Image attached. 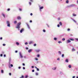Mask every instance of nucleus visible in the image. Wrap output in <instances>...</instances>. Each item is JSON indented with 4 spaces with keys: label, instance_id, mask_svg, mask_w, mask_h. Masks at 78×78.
Listing matches in <instances>:
<instances>
[{
    "label": "nucleus",
    "instance_id": "30",
    "mask_svg": "<svg viewBox=\"0 0 78 78\" xmlns=\"http://www.w3.org/2000/svg\"><path fill=\"white\" fill-rule=\"evenodd\" d=\"M1 53H2V54H5V52L2 51L1 52Z\"/></svg>",
    "mask_w": 78,
    "mask_h": 78
},
{
    "label": "nucleus",
    "instance_id": "44",
    "mask_svg": "<svg viewBox=\"0 0 78 78\" xmlns=\"http://www.w3.org/2000/svg\"><path fill=\"white\" fill-rule=\"evenodd\" d=\"M0 56H1V57H2V56H3V54H0Z\"/></svg>",
    "mask_w": 78,
    "mask_h": 78
},
{
    "label": "nucleus",
    "instance_id": "38",
    "mask_svg": "<svg viewBox=\"0 0 78 78\" xmlns=\"http://www.w3.org/2000/svg\"><path fill=\"white\" fill-rule=\"evenodd\" d=\"M43 32H46V30H45V29H44L43 30Z\"/></svg>",
    "mask_w": 78,
    "mask_h": 78
},
{
    "label": "nucleus",
    "instance_id": "41",
    "mask_svg": "<svg viewBox=\"0 0 78 78\" xmlns=\"http://www.w3.org/2000/svg\"><path fill=\"white\" fill-rule=\"evenodd\" d=\"M67 7H68V8H70V7H71V5H68V6H67Z\"/></svg>",
    "mask_w": 78,
    "mask_h": 78
},
{
    "label": "nucleus",
    "instance_id": "16",
    "mask_svg": "<svg viewBox=\"0 0 78 78\" xmlns=\"http://www.w3.org/2000/svg\"><path fill=\"white\" fill-rule=\"evenodd\" d=\"M71 19L72 20H73V22H75V23H76V21H75V20L73 18H72Z\"/></svg>",
    "mask_w": 78,
    "mask_h": 78
},
{
    "label": "nucleus",
    "instance_id": "7",
    "mask_svg": "<svg viewBox=\"0 0 78 78\" xmlns=\"http://www.w3.org/2000/svg\"><path fill=\"white\" fill-rule=\"evenodd\" d=\"M24 31V29H22L20 30V33H22L23 31Z\"/></svg>",
    "mask_w": 78,
    "mask_h": 78
},
{
    "label": "nucleus",
    "instance_id": "61",
    "mask_svg": "<svg viewBox=\"0 0 78 78\" xmlns=\"http://www.w3.org/2000/svg\"><path fill=\"white\" fill-rule=\"evenodd\" d=\"M26 50H28V48H26Z\"/></svg>",
    "mask_w": 78,
    "mask_h": 78
},
{
    "label": "nucleus",
    "instance_id": "24",
    "mask_svg": "<svg viewBox=\"0 0 78 78\" xmlns=\"http://www.w3.org/2000/svg\"><path fill=\"white\" fill-rule=\"evenodd\" d=\"M59 23L60 25H61H61H62V23L61 22H59Z\"/></svg>",
    "mask_w": 78,
    "mask_h": 78
},
{
    "label": "nucleus",
    "instance_id": "28",
    "mask_svg": "<svg viewBox=\"0 0 78 78\" xmlns=\"http://www.w3.org/2000/svg\"><path fill=\"white\" fill-rule=\"evenodd\" d=\"M58 43L59 44H60V43H62V41H58Z\"/></svg>",
    "mask_w": 78,
    "mask_h": 78
},
{
    "label": "nucleus",
    "instance_id": "3",
    "mask_svg": "<svg viewBox=\"0 0 78 78\" xmlns=\"http://www.w3.org/2000/svg\"><path fill=\"white\" fill-rule=\"evenodd\" d=\"M20 58H23V55L20 52Z\"/></svg>",
    "mask_w": 78,
    "mask_h": 78
},
{
    "label": "nucleus",
    "instance_id": "62",
    "mask_svg": "<svg viewBox=\"0 0 78 78\" xmlns=\"http://www.w3.org/2000/svg\"><path fill=\"white\" fill-rule=\"evenodd\" d=\"M30 23H31V22H32V20H30Z\"/></svg>",
    "mask_w": 78,
    "mask_h": 78
},
{
    "label": "nucleus",
    "instance_id": "37",
    "mask_svg": "<svg viewBox=\"0 0 78 78\" xmlns=\"http://www.w3.org/2000/svg\"><path fill=\"white\" fill-rule=\"evenodd\" d=\"M10 66L11 67H13V65L12 64H10Z\"/></svg>",
    "mask_w": 78,
    "mask_h": 78
},
{
    "label": "nucleus",
    "instance_id": "18",
    "mask_svg": "<svg viewBox=\"0 0 78 78\" xmlns=\"http://www.w3.org/2000/svg\"><path fill=\"white\" fill-rule=\"evenodd\" d=\"M44 8V7L43 6L40 7V10H41L42 9Z\"/></svg>",
    "mask_w": 78,
    "mask_h": 78
},
{
    "label": "nucleus",
    "instance_id": "36",
    "mask_svg": "<svg viewBox=\"0 0 78 78\" xmlns=\"http://www.w3.org/2000/svg\"><path fill=\"white\" fill-rule=\"evenodd\" d=\"M17 23V22L16 21H15L14 22V23L15 24H16V23Z\"/></svg>",
    "mask_w": 78,
    "mask_h": 78
},
{
    "label": "nucleus",
    "instance_id": "35",
    "mask_svg": "<svg viewBox=\"0 0 78 78\" xmlns=\"http://www.w3.org/2000/svg\"><path fill=\"white\" fill-rule=\"evenodd\" d=\"M75 49H74V48H73L72 49V51H75Z\"/></svg>",
    "mask_w": 78,
    "mask_h": 78
},
{
    "label": "nucleus",
    "instance_id": "20",
    "mask_svg": "<svg viewBox=\"0 0 78 78\" xmlns=\"http://www.w3.org/2000/svg\"><path fill=\"white\" fill-rule=\"evenodd\" d=\"M69 40L72 41H74L73 38H69Z\"/></svg>",
    "mask_w": 78,
    "mask_h": 78
},
{
    "label": "nucleus",
    "instance_id": "43",
    "mask_svg": "<svg viewBox=\"0 0 78 78\" xmlns=\"http://www.w3.org/2000/svg\"><path fill=\"white\" fill-rule=\"evenodd\" d=\"M34 47H36V44H34Z\"/></svg>",
    "mask_w": 78,
    "mask_h": 78
},
{
    "label": "nucleus",
    "instance_id": "13",
    "mask_svg": "<svg viewBox=\"0 0 78 78\" xmlns=\"http://www.w3.org/2000/svg\"><path fill=\"white\" fill-rule=\"evenodd\" d=\"M27 25L28 29H30V27L28 23H27Z\"/></svg>",
    "mask_w": 78,
    "mask_h": 78
},
{
    "label": "nucleus",
    "instance_id": "9",
    "mask_svg": "<svg viewBox=\"0 0 78 78\" xmlns=\"http://www.w3.org/2000/svg\"><path fill=\"white\" fill-rule=\"evenodd\" d=\"M70 42H71V41L69 40H68L67 41V43H70Z\"/></svg>",
    "mask_w": 78,
    "mask_h": 78
},
{
    "label": "nucleus",
    "instance_id": "29",
    "mask_svg": "<svg viewBox=\"0 0 78 78\" xmlns=\"http://www.w3.org/2000/svg\"><path fill=\"white\" fill-rule=\"evenodd\" d=\"M54 39L55 41H56V40H57V38H56V37H55Z\"/></svg>",
    "mask_w": 78,
    "mask_h": 78
},
{
    "label": "nucleus",
    "instance_id": "34",
    "mask_svg": "<svg viewBox=\"0 0 78 78\" xmlns=\"http://www.w3.org/2000/svg\"><path fill=\"white\" fill-rule=\"evenodd\" d=\"M25 78H27L28 77V75H26V76H25Z\"/></svg>",
    "mask_w": 78,
    "mask_h": 78
},
{
    "label": "nucleus",
    "instance_id": "19",
    "mask_svg": "<svg viewBox=\"0 0 78 78\" xmlns=\"http://www.w3.org/2000/svg\"><path fill=\"white\" fill-rule=\"evenodd\" d=\"M16 45H19V43L18 42H16Z\"/></svg>",
    "mask_w": 78,
    "mask_h": 78
},
{
    "label": "nucleus",
    "instance_id": "31",
    "mask_svg": "<svg viewBox=\"0 0 78 78\" xmlns=\"http://www.w3.org/2000/svg\"><path fill=\"white\" fill-rule=\"evenodd\" d=\"M64 54H62V58H64Z\"/></svg>",
    "mask_w": 78,
    "mask_h": 78
},
{
    "label": "nucleus",
    "instance_id": "52",
    "mask_svg": "<svg viewBox=\"0 0 78 78\" xmlns=\"http://www.w3.org/2000/svg\"><path fill=\"white\" fill-rule=\"evenodd\" d=\"M32 72H34V69L32 70Z\"/></svg>",
    "mask_w": 78,
    "mask_h": 78
},
{
    "label": "nucleus",
    "instance_id": "26",
    "mask_svg": "<svg viewBox=\"0 0 78 78\" xmlns=\"http://www.w3.org/2000/svg\"><path fill=\"white\" fill-rule=\"evenodd\" d=\"M38 75H39V74L37 73H35V75H36V76H38Z\"/></svg>",
    "mask_w": 78,
    "mask_h": 78
},
{
    "label": "nucleus",
    "instance_id": "55",
    "mask_svg": "<svg viewBox=\"0 0 78 78\" xmlns=\"http://www.w3.org/2000/svg\"><path fill=\"white\" fill-rule=\"evenodd\" d=\"M9 75H10V76H11V73H9Z\"/></svg>",
    "mask_w": 78,
    "mask_h": 78
},
{
    "label": "nucleus",
    "instance_id": "46",
    "mask_svg": "<svg viewBox=\"0 0 78 78\" xmlns=\"http://www.w3.org/2000/svg\"><path fill=\"white\" fill-rule=\"evenodd\" d=\"M75 39L76 40V41H78V38H75Z\"/></svg>",
    "mask_w": 78,
    "mask_h": 78
},
{
    "label": "nucleus",
    "instance_id": "59",
    "mask_svg": "<svg viewBox=\"0 0 78 78\" xmlns=\"http://www.w3.org/2000/svg\"><path fill=\"white\" fill-rule=\"evenodd\" d=\"M58 20H60V18H58Z\"/></svg>",
    "mask_w": 78,
    "mask_h": 78
},
{
    "label": "nucleus",
    "instance_id": "56",
    "mask_svg": "<svg viewBox=\"0 0 78 78\" xmlns=\"http://www.w3.org/2000/svg\"><path fill=\"white\" fill-rule=\"evenodd\" d=\"M67 30V31H70V29H68Z\"/></svg>",
    "mask_w": 78,
    "mask_h": 78
},
{
    "label": "nucleus",
    "instance_id": "47",
    "mask_svg": "<svg viewBox=\"0 0 78 78\" xmlns=\"http://www.w3.org/2000/svg\"><path fill=\"white\" fill-rule=\"evenodd\" d=\"M19 69H21V67L19 66L18 67Z\"/></svg>",
    "mask_w": 78,
    "mask_h": 78
},
{
    "label": "nucleus",
    "instance_id": "54",
    "mask_svg": "<svg viewBox=\"0 0 78 78\" xmlns=\"http://www.w3.org/2000/svg\"><path fill=\"white\" fill-rule=\"evenodd\" d=\"M29 3L30 5H31V2H29Z\"/></svg>",
    "mask_w": 78,
    "mask_h": 78
},
{
    "label": "nucleus",
    "instance_id": "49",
    "mask_svg": "<svg viewBox=\"0 0 78 78\" xmlns=\"http://www.w3.org/2000/svg\"><path fill=\"white\" fill-rule=\"evenodd\" d=\"M6 45V44H3V46H5Z\"/></svg>",
    "mask_w": 78,
    "mask_h": 78
},
{
    "label": "nucleus",
    "instance_id": "22",
    "mask_svg": "<svg viewBox=\"0 0 78 78\" xmlns=\"http://www.w3.org/2000/svg\"><path fill=\"white\" fill-rule=\"evenodd\" d=\"M68 67L69 68H71L72 67V66L70 65H69L68 66Z\"/></svg>",
    "mask_w": 78,
    "mask_h": 78
},
{
    "label": "nucleus",
    "instance_id": "2",
    "mask_svg": "<svg viewBox=\"0 0 78 78\" xmlns=\"http://www.w3.org/2000/svg\"><path fill=\"white\" fill-rule=\"evenodd\" d=\"M6 23L7 24V27H11V26L10 25V22H9V21H7Z\"/></svg>",
    "mask_w": 78,
    "mask_h": 78
},
{
    "label": "nucleus",
    "instance_id": "58",
    "mask_svg": "<svg viewBox=\"0 0 78 78\" xmlns=\"http://www.w3.org/2000/svg\"><path fill=\"white\" fill-rule=\"evenodd\" d=\"M19 10H20V11H22V9L20 8V9H19Z\"/></svg>",
    "mask_w": 78,
    "mask_h": 78
},
{
    "label": "nucleus",
    "instance_id": "48",
    "mask_svg": "<svg viewBox=\"0 0 78 78\" xmlns=\"http://www.w3.org/2000/svg\"><path fill=\"white\" fill-rule=\"evenodd\" d=\"M57 27H60L59 24L57 25Z\"/></svg>",
    "mask_w": 78,
    "mask_h": 78
},
{
    "label": "nucleus",
    "instance_id": "12",
    "mask_svg": "<svg viewBox=\"0 0 78 78\" xmlns=\"http://www.w3.org/2000/svg\"><path fill=\"white\" fill-rule=\"evenodd\" d=\"M2 15L4 17V18H5V15L3 13H2Z\"/></svg>",
    "mask_w": 78,
    "mask_h": 78
},
{
    "label": "nucleus",
    "instance_id": "5",
    "mask_svg": "<svg viewBox=\"0 0 78 78\" xmlns=\"http://www.w3.org/2000/svg\"><path fill=\"white\" fill-rule=\"evenodd\" d=\"M11 58H10L9 59V65H10L11 64Z\"/></svg>",
    "mask_w": 78,
    "mask_h": 78
},
{
    "label": "nucleus",
    "instance_id": "53",
    "mask_svg": "<svg viewBox=\"0 0 78 78\" xmlns=\"http://www.w3.org/2000/svg\"><path fill=\"white\" fill-rule=\"evenodd\" d=\"M23 66H25V63H23Z\"/></svg>",
    "mask_w": 78,
    "mask_h": 78
},
{
    "label": "nucleus",
    "instance_id": "39",
    "mask_svg": "<svg viewBox=\"0 0 78 78\" xmlns=\"http://www.w3.org/2000/svg\"><path fill=\"white\" fill-rule=\"evenodd\" d=\"M46 25H47V26L48 28H49V27H50V26H49V25H48V24H46Z\"/></svg>",
    "mask_w": 78,
    "mask_h": 78
},
{
    "label": "nucleus",
    "instance_id": "27",
    "mask_svg": "<svg viewBox=\"0 0 78 78\" xmlns=\"http://www.w3.org/2000/svg\"><path fill=\"white\" fill-rule=\"evenodd\" d=\"M37 57H38V58L39 57H40V55H39V54H37Z\"/></svg>",
    "mask_w": 78,
    "mask_h": 78
},
{
    "label": "nucleus",
    "instance_id": "8",
    "mask_svg": "<svg viewBox=\"0 0 78 78\" xmlns=\"http://www.w3.org/2000/svg\"><path fill=\"white\" fill-rule=\"evenodd\" d=\"M71 5V7H74V6H75V4H72Z\"/></svg>",
    "mask_w": 78,
    "mask_h": 78
},
{
    "label": "nucleus",
    "instance_id": "11",
    "mask_svg": "<svg viewBox=\"0 0 78 78\" xmlns=\"http://www.w3.org/2000/svg\"><path fill=\"white\" fill-rule=\"evenodd\" d=\"M32 50H33V49H29L28 51V52L29 53H30V52H31V51H32Z\"/></svg>",
    "mask_w": 78,
    "mask_h": 78
},
{
    "label": "nucleus",
    "instance_id": "10",
    "mask_svg": "<svg viewBox=\"0 0 78 78\" xmlns=\"http://www.w3.org/2000/svg\"><path fill=\"white\" fill-rule=\"evenodd\" d=\"M65 62H67V63H68V62H69V59H66L65 60Z\"/></svg>",
    "mask_w": 78,
    "mask_h": 78
},
{
    "label": "nucleus",
    "instance_id": "14",
    "mask_svg": "<svg viewBox=\"0 0 78 78\" xmlns=\"http://www.w3.org/2000/svg\"><path fill=\"white\" fill-rule=\"evenodd\" d=\"M35 69H36L37 70V71H39V69H38V68L37 67L35 66Z\"/></svg>",
    "mask_w": 78,
    "mask_h": 78
},
{
    "label": "nucleus",
    "instance_id": "45",
    "mask_svg": "<svg viewBox=\"0 0 78 78\" xmlns=\"http://www.w3.org/2000/svg\"><path fill=\"white\" fill-rule=\"evenodd\" d=\"M25 45H27V44H28V42H26L25 43Z\"/></svg>",
    "mask_w": 78,
    "mask_h": 78
},
{
    "label": "nucleus",
    "instance_id": "4",
    "mask_svg": "<svg viewBox=\"0 0 78 78\" xmlns=\"http://www.w3.org/2000/svg\"><path fill=\"white\" fill-rule=\"evenodd\" d=\"M35 51L37 53H39L41 51V50L40 49H36L35 50Z\"/></svg>",
    "mask_w": 78,
    "mask_h": 78
},
{
    "label": "nucleus",
    "instance_id": "40",
    "mask_svg": "<svg viewBox=\"0 0 78 78\" xmlns=\"http://www.w3.org/2000/svg\"><path fill=\"white\" fill-rule=\"evenodd\" d=\"M57 60H58V61H59V60H60V58H58L57 59Z\"/></svg>",
    "mask_w": 78,
    "mask_h": 78
},
{
    "label": "nucleus",
    "instance_id": "17",
    "mask_svg": "<svg viewBox=\"0 0 78 78\" xmlns=\"http://www.w3.org/2000/svg\"><path fill=\"white\" fill-rule=\"evenodd\" d=\"M52 69L53 70H56V67H54L52 68Z\"/></svg>",
    "mask_w": 78,
    "mask_h": 78
},
{
    "label": "nucleus",
    "instance_id": "63",
    "mask_svg": "<svg viewBox=\"0 0 78 78\" xmlns=\"http://www.w3.org/2000/svg\"><path fill=\"white\" fill-rule=\"evenodd\" d=\"M17 52H18L17 51H15V53H17Z\"/></svg>",
    "mask_w": 78,
    "mask_h": 78
},
{
    "label": "nucleus",
    "instance_id": "42",
    "mask_svg": "<svg viewBox=\"0 0 78 78\" xmlns=\"http://www.w3.org/2000/svg\"><path fill=\"white\" fill-rule=\"evenodd\" d=\"M65 38H63V39H62V41H65Z\"/></svg>",
    "mask_w": 78,
    "mask_h": 78
},
{
    "label": "nucleus",
    "instance_id": "57",
    "mask_svg": "<svg viewBox=\"0 0 78 78\" xmlns=\"http://www.w3.org/2000/svg\"><path fill=\"white\" fill-rule=\"evenodd\" d=\"M35 60H36V61H37V60H38V58H36Z\"/></svg>",
    "mask_w": 78,
    "mask_h": 78
},
{
    "label": "nucleus",
    "instance_id": "32",
    "mask_svg": "<svg viewBox=\"0 0 78 78\" xmlns=\"http://www.w3.org/2000/svg\"><path fill=\"white\" fill-rule=\"evenodd\" d=\"M20 78H24V76H22L21 77H20Z\"/></svg>",
    "mask_w": 78,
    "mask_h": 78
},
{
    "label": "nucleus",
    "instance_id": "6",
    "mask_svg": "<svg viewBox=\"0 0 78 78\" xmlns=\"http://www.w3.org/2000/svg\"><path fill=\"white\" fill-rule=\"evenodd\" d=\"M33 43H34V41H31L29 42V44H30V45H31V44H32Z\"/></svg>",
    "mask_w": 78,
    "mask_h": 78
},
{
    "label": "nucleus",
    "instance_id": "51",
    "mask_svg": "<svg viewBox=\"0 0 78 78\" xmlns=\"http://www.w3.org/2000/svg\"><path fill=\"white\" fill-rule=\"evenodd\" d=\"M2 39H3V38H2V37H1L0 38V40H2Z\"/></svg>",
    "mask_w": 78,
    "mask_h": 78
},
{
    "label": "nucleus",
    "instance_id": "15",
    "mask_svg": "<svg viewBox=\"0 0 78 78\" xmlns=\"http://www.w3.org/2000/svg\"><path fill=\"white\" fill-rule=\"evenodd\" d=\"M17 19L18 20H20V19H21V17H20V16H18Z\"/></svg>",
    "mask_w": 78,
    "mask_h": 78
},
{
    "label": "nucleus",
    "instance_id": "1",
    "mask_svg": "<svg viewBox=\"0 0 78 78\" xmlns=\"http://www.w3.org/2000/svg\"><path fill=\"white\" fill-rule=\"evenodd\" d=\"M20 25H21V23L19 22V23L17 25V27H16V28L17 29H18V30L20 31Z\"/></svg>",
    "mask_w": 78,
    "mask_h": 78
},
{
    "label": "nucleus",
    "instance_id": "60",
    "mask_svg": "<svg viewBox=\"0 0 78 78\" xmlns=\"http://www.w3.org/2000/svg\"><path fill=\"white\" fill-rule=\"evenodd\" d=\"M30 16H33V13H31L30 14Z\"/></svg>",
    "mask_w": 78,
    "mask_h": 78
},
{
    "label": "nucleus",
    "instance_id": "21",
    "mask_svg": "<svg viewBox=\"0 0 78 78\" xmlns=\"http://www.w3.org/2000/svg\"><path fill=\"white\" fill-rule=\"evenodd\" d=\"M58 53L59 55H61V51H58Z\"/></svg>",
    "mask_w": 78,
    "mask_h": 78
},
{
    "label": "nucleus",
    "instance_id": "33",
    "mask_svg": "<svg viewBox=\"0 0 78 78\" xmlns=\"http://www.w3.org/2000/svg\"><path fill=\"white\" fill-rule=\"evenodd\" d=\"M66 3H69V0H66Z\"/></svg>",
    "mask_w": 78,
    "mask_h": 78
},
{
    "label": "nucleus",
    "instance_id": "64",
    "mask_svg": "<svg viewBox=\"0 0 78 78\" xmlns=\"http://www.w3.org/2000/svg\"><path fill=\"white\" fill-rule=\"evenodd\" d=\"M4 57H6V55H4Z\"/></svg>",
    "mask_w": 78,
    "mask_h": 78
},
{
    "label": "nucleus",
    "instance_id": "50",
    "mask_svg": "<svg viewBox=\"0 0 78 78\" xmlns=\"http://www.w3.org/2000/svg\"><path fill=\"white\" fill-rule=\"evenodd\" d=\"M7 11H10V9H7Z\"/></svg>",
    "mask_w": 78,
    "mask_h": 78
},
{
    "label": "nucleus",
    "instance_id": "23",
    "mask_svg": "<svg viewBox=\"0 0 78 78\" xmlns=\"http://www.w3.org/2000/svg\"><path fill=\"white\" fill-rule=\"evenodd\" d=\"M73 16H76V15L75 14V13H73Z\"/></svg>",
    "mask_w": 78,
    "mask_h": 78
},
{
    "label": "nucleus",
    "instance_id": "25",
    "mask_svg": "<svg viewBox=\"0 0 78 78\" xmlns=\"http://www.w3.org/2000/svg\"><path fill=\"white\" fill-rule=\"evenodd\" d=\"M1 73H4V71H3V70H1Z\"/></svg>",
    "mask_w": 78,
    "mask_h": 78
}]
</instances>
